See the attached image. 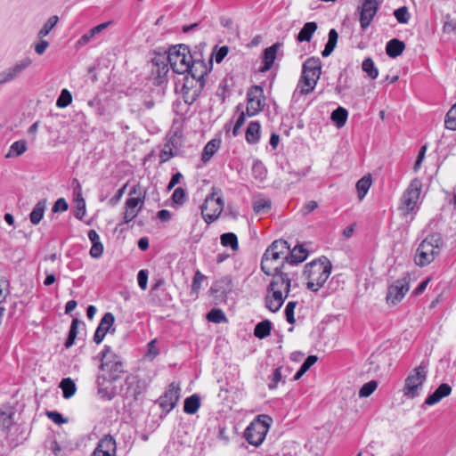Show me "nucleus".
I'll return each instance as SVG.
<instances>
[{"mask_svg": "<svg viewBox=\"0 0 456 456\" xmlns=\"http://www.w3.org/2000/svg\"><path fill=\"white\" fill-rule=\"evenodd\" d=\"M322 74V62L318 57H310L302 65V74L298 80L292 98L297 101L298 95H305L312 93Z\"/></svg>", "mask_w": 456, "mask_h": 456, "instance_id": "nucleus-1", "label": "nucleus"}, {"mask_svg": "<svg viewBox=\"0 0 456 456\" xmlns=\"http://www.w3.org/2000/svg\"><path fill=\"white\" fill-rule=\"evenodd\" d=\"M331 270V262L323 256L307 263L304 270L307 279L306 288L313 292L319 291L330 277Z\"/></svg>", "mask_w": 456, "mask_h": 456, "instance_id": "nucleus-2", "label": "nucleus"}, {"mask_svg": "<svg viewBox=\"0 0 456 456\" xmlns=\"http://www.w3.org/2000/svg\"><path fill=\"white\" fill-rule=\"evenodd\" d=\"M443 244L442 237L439 233H432L419 245L415 263L419 266L429 265L435 257L440 253V247Z\"/></svg>", "mask_w": 456, "mask_h": 456, "instance_id": "nucleus-3", "label": "nucleus"}, {"mask_svg": "<svg viewBox=\"0 0 456 456\" xmlns=\"http://www.w3.org/2000/svg\"><path fill=\"white\" fill-rule=\"evenodd\" d=\"M166 58L174 72L184 74L190 69L189 64L191 62L194 54L190 48L183 44L172 45L168 48Z\"/></svg>", "mask_w": 456, "mask_h": 456, "instance_id": "nucleus-4", "label": "nucleus"}, {"mask_svg": "<svg viewBox=\"0 0 456 456\" xmlns=\"http://www.w3.org/2000/svg\"><path fill=\"white\" fill-rule=\"evenodd\" d=\"M428 373V362L422 361L419 366L414 368L407 376L403 389L404 396L408 398H415L419 396V390L422 389L427 380Z\"/></svg>", "mask_w": 456, "mask_h": 456, "instance_id": "nucleus-5", "label": "nucleus"}, {"mask_svg": "<svg viewBox=\"0 0 456 456\" xmlns=\"http://www.w3.org/2000/svg\"><path fill=\"white\" fill-rule=\"evenodd\" d=\"M110 351L111 347L105 345L102 351L99 354L98 358L101 361L100 369L104 372L101 375L102 379L114 382L124 373V366L123 362L117 355H113L112 360H105Z\"/></svg>", "mask_w": 456, "mask_h": 456, "instance_id": "nucleus-6", "label": "nucleus"}, {"mask_svg": "<svg viewBox=\"0 0 456 456\" xmlns=\"http://www.w3.org/2000/svg\"><path fill=\"white\" fill-rule=\"evenodd\" d=\"M259 418L263 420L258 419L257 421L252 422L244 432L248 443L254 446H259L263 443L270 426L269 422L272 421L268 415H261Z\"/></svg>", "mask_w": 456, "mask_h": 456, "instance_id": "nucleus-7", "label": "nucleus"}, {"mask_svg": "<svg viewBox=\"0 0 456 456\" xmlns=\"http://www.w3.org/2000/svg\"><path fill=\"white\" fill-rule=\"evenodd\" d=\"M422 183L419 178L411 181L409 186L403 193L401 198V208L404 215L414 212L418 208V201L420 196Z\"/></svg>", "mask_w": 456, "mask_h": 456, "instance_id": "nucleus-8", "label": "nucleus"}, {"mask_svg": "<svg viewBox=\"0 0 456 456\" xmlns=\"http://www.w3.org/2000/svg\"><path fill=\"white\" fill-rule=\"evenodd\" d=\"M224 206V200L221 197L216 198L213 191L208 194L201 206V215L207 224L216 221L223 212Z\"/></svg>", "mask_w": 456, "mask_h": 456, "instance_id": "nucleus-9", "label": "nucleus"}, {"mask_svg": "<svg viewBox=\"0 0 456 456\" xmlns=\"http://www.w3.org/2000/svg\"><path fill=\"white\" fill-rule=\"evenodd\" d=\"M168 71V61L166 58V53H156L151 60L150 79L154 85L161 86L167 82Z\"/></svg>", "mask_w": 456, "mask_h": 456, "instance_id": "nucleus-10", "label": "nucleus"}, {"mask_svg": "<svg viewBox=\"0 0 456 456\" xmlns=\"http://www.w3.org/2000/svg\"><path fill=\"white\" fill-rule=\"evenodd\" d=\"M410 274L404 273L403 276L387 288L386 300L387 304L395 305L400 302L410 289Z\"/></svg>", "mask_w": 456, "mask_h": 456, "instance_id": "nucleus-11", "label": "nucleus"}, {"mask_svg": "<svg viewBox=\"0 0 456 456\" xmlns=\"http://www.w3.org/2000/svg\"><path fill=\"white\" fill-rule=\"evenodd\" d=\"M265 105V96L261 86H253L247 92L246 112L253 117L261 112Z\"/></svg>", "mask_w": 456, "mask_h": 456, "instance_id": "nucleus-12", "label": "nucleus"}, {"mask_svg": "<svg viewBox=\"0 0 456 456\" xmlns=\"http://www.w3.org/2000/svg\"><path fill=\"white\" fill-rule=\"evenodd\" d=\"M146 389L145 382L137 375L129 374L126 376L125 384L121 387V393L126 399L137 400Z\"/></svg>", "mask_w": 456, "mask_h": 456, "instance_id": "nucleus-13", "label": "nucleus"}, {"mask_svg": "<svg viewBox=\"0 0 456 456\" xmlns=\"http://www.w3.org/2000/svg\"><path fill=\"white\" fill-rule=\"evenodd\" d=\"M379 0H362L358 11L360 26L362 30H366L370 27L379 9Z\"/></svg>", "mask_w": 456, "mask_h": 456, "instance_id": "nucleus-14", "label": "nucleus"}, {"mask_svg": "<svg viewBox=\"0 0 456 456\" xmlns=\"http://www.w3.org/2000/svg\"><path fill=\"white\" fill-rule=\"evenodd\" d=\"M180 387L175 382L168 385L164 394L158 399L157 403L165 412L169 413L177 404L180 398Z\"/></svg>", "mask_w": 456, "mask_h": 456, "instance_id": "nucleus-15", "label": "nucleus"}, {"mask_svg": "<svg viewBox=\"0 0 456 456\" xmlns=\"http://www.w3.org/2000/svg\"><path fill=\"white\" fill-rule=\"evenodd\" d=\"M282 256L279 255L277 252L270 251V249L266 248L262 259H261V270L266 275H271L273 272H281V270H284L287 265L286 260H282L281 265H278L277 262Z\"/></svg>", "mask_w": 456, "mask_h": 456, "instance_id": "nucleus-16", "label": "nucleus"}, {"mask_svg": "<svg viewBox=\"0 0 456 456\" xmlns=\"http://www.w3.org/2000/svg\"><path fill=\"white\" fill-rule=\"evenodd\" d=\"M189 66L190 69H188L187 72L191 74L192 79H195L200 84V90L205 84L204 77L207 76L212 69V61L210 60L208 64H207L203 60L198 58L195 53Z\"/></svg>", "mask_w": 456, "mask_h": 456, "instance_id": "nucleus-17", "label": "nucleus"}, {"mask_svg": "<svg viewBox=\"0 0 456 456\" xmlns=\"http://www.w3.org/2000/svg\"><path fill=\"white\" fill-rule=\"evenodd\" d=\"M30 58H25L17 62L13 67L0 72V85L11 82L17 78L30 64Z\"/></svg>", "mask_w": 456, "mask_h": 456, "instance_id": "nucleus-18", "label": "nucleus"}, {"mask_svg": "<svg viewBox=\"0 0 456 456\" xmlns=\"http://www.w3.org/2000/svg\"><path fill=\"white\" fill-rule=\"evenodd\" d=\"M270 276H273V279L269 284V289H276L278 290H281V292L284 291V294L289 296L292 280L289 273L281 270V272H273Z\"/></svg>", "mask_w": 456, "mask_h": 456, "instance_id": "nucleus-19", "label": "nucleus"}, {"mask_svg": "<svg viewBox=\"0 0 456 456\" xmlns=\"http://www.w3.org/2000/svg\"><path fill=\"white\" fill-rule=\"evenodd\" d=\"M116 440L110 435H105L99 440L92 456H116Z\"/></svg>", "mask_w": 456, "mask_h": 456, "instance_id": "nucleus-20", "label": "nucleus"}, {"mask_svg": "<svg viewBox=\"0 0 456 456\" xmlns=\"http://www.w3.org/2000/svg\"><path fill=\"white\" fill-rule=\"evenodd\" d=\"M283 44L276 42L271 46L265 48L263 52V66L259 69L261 72L270 70L277 59L279 51L281 50Z\"/></svg>", "mask_w": 456, "mask_h": 456, "instance_id": "nucleus-21", "label": "nucleus"}, {"mask_svg": "<svg viewBox=\"0 0 456 456\" xmlns=\"http://www.w3.org/2000/svg\"><path fill=\"white\" fill-rule=\"evenodd\" d=\"M288 297L286 294H282L281 290L276 289H270L267 287V295L265 297V306L273 313H276L280 310L283 305L285 299Z\"/></svg>", "mask_w": 456, "mask_h": 456, "instance_id": "nucleus-22", "label": "nucleus"}, {"mask_svg": "<svg viewBox=\"0 0 456 456\" xmlns=\"http://www.w3.org/2000/svg\"><path fill=\"white\" fill-rule=\"evenodd\" d=\"M146 197L145 190L140 185H134L129 192V198L126 199L125 203V208H135L139 207L142 208Z\"/></svg>", "mask_w": 456, "mask_h": 456, "instance_id": "nucleus-23", "label": "nucleus"}, {"mask_svg": "<svg viewBox=\"0 0 456 456\" xmlns=\"http://www.w3.org/2000/svg\"><path fill=\"white\" fill-rule=\"evenodd\" d=\"M114 322L115 317L112 313L108 312L104 314L94 334V342L96 344L102 343L107 332L110 330Z\"/></svg>", "mask_w": 456, "mask_h": 456, "instance_id": "nucleus-24", "label": "nucleus"}, {"mask_svg": "<svg viewBox=\"0 0 456 456\" xmlns=\"http://www.w3.org/2000/svg\"><path fill=\"white\" fill-rule=\"evenodd\" d=\"M72 189L73 194L76 196L74 216L78 220H82L86 215V201L82 196L81 185L76 178L72 180Z\"/></svg>", "mask_w": 456, "mask_h": 456, "instance_id": "nucleus-25", "label": "nucleus"}, {"mask_svg": "<svg viewBox=\"0 0 456 456\" xmlns=\"http://www.w3.org/2000/svg\"><path fill=\"white\" fill-rule=\"evenodd\" d=\"M308 250L302 245H296L293 249H289L288 255L284 257L286 263L290 265H297L304 262L308 256Z\"/></svg>", "mask_w": 456, "mask_h": 456, "instance_id": "nucleus-26", "label": "nucleus"}, {"mask_svg": "<svg viewBox=\"0 0 456 456\" xmlns=\"http://www.w3.org/2000/svg\"><path fill=\"white\" fill-rule=\"evenodd\" d=\"M451 393V386L446 383H443L426 398L425 404L429 406L434 405L439 403L443 398L450 395Z\"/></svg>", "mask_w": 456, "mask_h": 456, "instance_id": "nucleus-27", "label": "nucleus"}, {"mask_svg": "<svg viewBox=\"0 0 456 456\" xmlns=\"http://www.w3.org/2000/svg\"><path fill=\"white\" fill-rule=\"evenodd\" d=\"M110 23V21L103 22L89 29L77 41L76 47L81 48L87 45L96 35L106 29Z\"/></svg>", "mask_w": 456, "mask_h": 456, "instance_id": "nucleus-28", "label": "nucleus"}, {"mask_svg": "<svg viewBox=\"0 0 456 456\" xmlns=\"http://www.w3.org/2000/svg\"><path fill=\"white\" fill-rule=\"evenodd\" d=\"M88 239L92 243L90 256L93 258H100L103 253V245L101 242L100 236L95 230H90L87 233Z\"/></svg>", "mask_w": 456, "mask_h": 456, "instance_id": "nucleus-29", "label": "nucleus"}, {"mask_svg": "<svg viewBox=\"0 0 456 456\" xmlns=\"http://www.w3.org/2000/svg\"><path fill=\"white\" fill-rule=\"evenodd\" d=\"M261 135V124L259 121H251L247 129L245 139L249 144H256L259 142Z\"/></svg>", "mask_w": 456, "mask_h": 456, "instance_id": "nucleus-30", "label": "nucleus"}, {"mask_svg": "<svg viewBox=\"0 0 456 456\" xmlns=\"http://www.w3.org/2000/svg\"><path fill=\"white\" fill-rule=\"evenodd\" d=\"M405 49V44L397 39L393 38L389 40L386 45V53L390 58H396L403 53Z\"/></svg>", "mask_w": 456, "mask_h": 456, "instance_id": "nucleus-31", "label": "nucleus"}, {"mask_svg": "<svg viewBox=\"0 0 456 456\" xmlns=\"http://www.w3.org/2000/svg\"><path fill=\"white\" fill-rule=\"evenodd\" d=\"M318 25L314 21H309L305 23L303 28L300 29L297 36V40L300 43L310 42L314 33L316 31Z\"/></svg>", "mask_w": 456, "mask_h": 456, "instance_id": "nucleus-32", "label": "nucleus"}, {"mask_svg": "<svg viewBox=\"0 0 456 456\" xmlns=\"http://www.w3.org/2000/svg\"><path fill=\"white\" fill-rule=\"evenodd\" d=\"M45 208H46V200H45V199L39 200L35 205V207L33 208L32 211L29 214V220L32 224L37 225L41 222V220L44 217Z\"/></svg>", "mask_w": 456, "mask_h": 456, "instance_id": "nucleus-33", "label": "nucleus"}, {"mask_svg": "<svg viewBox=\"0 0 456 456\" xmlns=\"http://www.w3.org/2000/svg\"><path fill=\"white\" fill-rule=\"evenodd\" d=\"M83 326L85 327L84 322L78 320L77 318H74L71 322L70 328L69 330L68 338L65 341L64 346L65 348H69L75 344V340L77 337L78 333V327Z\"/></svg>", "mask_w": 456, "mask_h": 456, "instance_id": "nucleus-34", "label": "nucleus"}, {"mask_svg": "<svg viewBox=\"0 0 456 456\" xmlns=\"http://www.w3.org/2000/svg\"><path fill=\"white\" fill-rule=\"evenodd\" d=\"M221 141L218 139L210 140L204 147L201 160L207 163L214 156L220 147Z\"/></svg>", "mask_w": 456, "mask_h": 456, "instance_id": "nucleus-35", "label": "nucleus"}, {"mask_svg": "<svg viewBox=\"0 0 456 456\" xmlns=\"http://www.w3.org/2000/svg\"><path fill=\"white\" fill-rule=\"evenodd\" d=\"M338 39V34L335 28H331L328 34V42L322 52V56L326 58L334 51Z\"/></svg>", "mask_w": 456, "mask_h": 456, "instance_id": "nucleus-36", "label": "nucleus"}, {"mask_svg": "<svg viewBox=\"0 0 456 456\" xmlns=\"http://www.w3.org/2000/svg\"><path fill=\"white\" fill-rule=\"evenodd\" d=\"M273 323L269 320L258 322L254 329V335L260 339L265 338L271 333Z\"/></svg>", "mask_w": 456, "mask_h": 456, "instance_id": "nucleus-37", "label": "nucleus"}, {"mask_svg": "<svg viewBox=\"0 0 456 456\" xmlns=\"http://www.w3.org/2000/svg\"><path fill=\"white\" fill-rule=\"evenodd\" d=\"M200 407V398L194 394L184 400L183 411L187 414H194Z\"/></svg>", "mask_w": 456, "mask_h": 456, "instance_id": "nucleus-38", "label": "nucleus"}, {"mask_svg": "<svg viewBox=\"0 0 456 456\" xmlns=\"http://www.w3.org/2000/svg\"><path fill=\"white\" fill-rule=\"evenodd\" d=\"M371 183L372 180L370 175H364L360 180H358V182L356 183V190L360 200H362L364 199L371 186Z\"/></svg>", "mask_w": 456, "mask_h": 456, "instance_id": "nucleus-39", "label": "nucleus"}, {"mask_svg": "<svg viewBox=\"0 0 456 456\" xmlns=\"http://www.w3.org/2000/svg\"><path fill=\"white\" fill-rule=\"evenodd\" d=\"M251 172L253 177L259 182L265 181L267 175V169L260 159L254 160Z\"/></svg>", "mask_w": 456, "mask_h": 456, "instance_id": "nucleus-40", "label": "nucleus"}, {"mask_svg": "<svg viewBox=\"0 0 456 456\" xmlns=\"http://www.w3.org/2000/svg\"><path fill=\"white\" fill-rule=\"evenodd\" d=\"M347 117V110L345 108L339 106L332 111L330 118L335 123L337 127L340 128L345 126Z\"/></svg>", "mask_w": 456, "mask_h": 456, "instance_id": "nucleus-41", "label": "nucleus"}, {"mask_svg": "<svg viewBox=\"0 0 456 456\" xmlns=\"http://www.w3.org/2000/svg\"><path fill=\"white\" fill-rule=\"evenodd\" d=\"M59 387L62 390V396L65 399L72 397L77 390L76 384L70 378L63 379Z\"/></svg>", "mask_w": 456, "mask_h": 456, "instance_id": "nucleus-42", "label": "nucleus"}, {"mask_svg": "<svg viewBox=\"0 0 456 456\" xmlns=\"http://www.w3.org/2000/svg\"><path fill=\"white\" fill-rule=\"evenodd\" d=\"M220 242L224 247H230L232 250L237 251L239 249L238 238L233 232H225L220 236Z\"/></svg>", "mask_w": 456, "mask_h": 456, "instance_id": "nucleus-43", "label": "nucleus"}, {"mask_svg": "<svg viewBox=\"0 0 456 456\" xmlns=\"http://www.w3.org/2000/svg\"><path fill=\"white\" fill-rule=\"evenodd\" d=\"M270 251L277 252L279 255L283 256V258L288 255L289 251V245L285 240H275L272 242V244L267 248Z\"/></svg>", "mask_w": 456, "mask_h": 456, "instance_id": "nucleus-44", "label": "nucleus"}, {"mask_svg": "<svg viewBox=\"0 0 456 456\" xmlns=\"http://www.w3.org/2000/svg\"><path fill=\"white\" fill-rule=\"evenodd\" d=\"M27 151V143L24 140L14 142L6 154V158L18 157Z\"/></svg>", "mask_w": 456, "mask_h": 456, "instance_id": "nucleus-45", "label": "nucleus"}, {"mask_svg": "<svg viewBox=\"0 0 456 456\" xmlns=\"http://www.w3.org/2000/svg\"><path fill=\"white\" fill-rule=\"evenodd\" d=\"M362 69L371 79H375L379 76V70L370 57L363 60Z\"/></svg>", "mask_w": 456, "mask_h": 456, "instance_id": "nucleus-46", "label": "nucleus"}, {"mask_svg": "<svg viewBox=\"0 0 456 456\" xmlns=\"http://www.w3.org/2000/svg\"><path fill=\"white\" fill-rule=\"evenodd\" d=\"M272 208V201L269 199L260 198L254 201L253 209L256 214L267 213Z\"/></svg>", "mask_w": 456, "mask_h": 456, "instance_id": "nucleus-47", "label": "nucleus"}, {"mask_svg": "<svg viewBox=\"0 0 456 456\" xmlns=\"http://www.w3.org/2000/svg\"><path fill=\"white\" fill-rule=\"evenodd\" d=\"M105 381L106 380H103L102 376H98V394L102 399L111 400L114 397L115 393L112 389H109L108 387H105Z\"/></svg>", "mask_w": 456, "mask_h": 456, "instance_id": "nucleus-48", "label": "nucleus"}, {"mask_svg": "<svg viewBox=\"0 0 456 456\" xmlns=\"http://www.w3.org/2000/svg\"><path fill=\"white\" fill-rule=\"evenodd\" d=\"M207 319L214 323H221L226 321L224 313L219 308L211 309L207 314Z\"/></svg>", "mask_w": 456, "mask_h": 456, "instance_id": "nucleus-49", "label": "nucleus"}, {"mask_svg": "<svg viewBox=\"0 0 456 456\" xmlns=\"http://www.w3.org/2000/svg\"><path fill=\"white\" fill-rule=\"evenodd\" d=\"M59 21V17L56 15H53L50 17L47 21L44 24L42 28L38 32V36L40 37H44L47 36L50 31L56 26L57 22Z\"/></svg>", "mask_w": 456, "mask_h": 456, "instance_id": "nucleus-50", "label": "nucleus"}, {"mask_svg": "<svg viewBox=\"0 0 456 456\" xmlns=\"http://www.w3.org/2000/svg\"><path fill=\"white\" fill-rule=\"evenodd\" d=\"M394 16L395 17L396 20L401 24L408 23L411 18L407 6H402L400 8L395 9L394 11Z\"/></svg>", "mask_w": 456, "mask_h": 456, "instance_id": "nucleus-51", "label": "nucleus"}, {"mask_svg": "<svg viewBox=\"0 0 456 456\" xmlns=\"http://www.w3.org/2000/svg\"><path fill=\"white\" fill-rule=\"evenodd\" d=\"M72 102V95L68 89H62L60 96L56 101V106L58 108H66Z\"/></svg>", "mask_w": 456, "mask_h": 456, "instance_id": "nucleus-52", "label": "nucleus"}, {"mask_svg": "<svg viewBox=\"0 0 456 456\" xmlns=\"http://www.w3.org/2000/svg\"><path fill=\"white\" fill-rule=\"evenodd\" d=\"M205 279L206 276L200 270L195 272L191 283V294H194L195 296L198 295L201 283Z\"/></svg>", "mask_w": 456, "mask_h": 456, "instance_id": "nucleus-53", "label": "nucleus"}, {"mask_svg": "<svg viewBox=\"0 0 456 456\" xmlns=\"http://www.w3.org/2000/svg\"><path fill=\"white\" fill-rule=\"evenodd\" d=\"M378 382L376 380H370L365 383L359 390L360 397H368L370 396L377 388Z\"/></svg>", "mask_w": 456, "mask_h": 456, "instance_id": "nucleus-54", "label": "nucleus"}, {"mask_svg": "<svg viewBox=\"0 0 456 456\" xmlns=\"http://www.w3.org/2000/svg\"><path fill=\"white\" fill-rule=\"evenodd\" d=\"M186 191L182 187L175 189L172 194V200L176 205H183L186 201Z\"/></svg>", "mask_w": 456, "mask_h": 456, "instance_id": "nucleus-55", "label": "nucleus"}, {"mask_svg": "<svg viewBox=\"0 0 456 456\" xmlns=\"http://www.w3.org/2000/svg\"><path fill=\"white\" fill-rule=\"evenodd\" d=\"M297 305V301H289L285 307L286 320L289 324H294L296 320L294 317V310Z\"/></svg>", "mask_w": 456, "mask_h": 456, "instance_id": "nucleus-56", "label": "nucleus"}, {"mask_svg": "<svg viewBox=\"0 0 456 456\" xmlns=\"http://www.w3.org/2000/svg\"><path fill=\"white\" fill-rule=\"evenodd\" d=\"M141 211V207L138 208V209L135 208H125V211L123 213V224H129L131 221H133Z\"/></svg>", "mask_w": 456, "mask_h": 456, "instance_id": "nucleus-57", "label": "nucleus"}, {"mask_svg": "<svg viewBox=\"0 0 456 456\" xmlns=\"http://www.w3.org/2000/svg\"><path fill=\"white\" fill-rule=\"evenodd\" d=\"M68 208L69 204L66 200L64 198H60L54 202L52 210L53 213H58L67 211Z\"/></svg>", "mask_w": 456, "mask_h": 456, "instance_id": "nucleus-58", "label": "nucleus"}, {"mask_svg": "<svg viewBox=\"0 0 456 456\" xmlns=\"http://www.w3.org/2000/svg\"><path fill=\"white\" fill-rule=\"evenodd\" d=\"M46 415L53 422L58 425L66 423L68 421V419L63 418L60 412L55 411H46Z\"/></svg>", "mask_w": 456, "mask_h": 456, "instance_id": "nucleus-59", "label": "nucleus"}, {"mask_svg": "<svg viewBox=\"0 0 456 456\" xmlns=\"http://www.w3.org/2000/svg\"><path fill=\"white\" fill-rule=\"evenodd\" d=\"M137 281L139 287L145 290L147 289L148 282V271L145 269L140 270L137 274Z\"/></svg>", "mask_w": 456, "mask_h": 456, "instance_id": "nucleus-60", "label": "nucleus"}, {"mask_svg": "<svg viewBox=\"0 0 456 456\" xmlns=\"http://www.w3.org/2000/svg\"><path fill=\"white\" fill-rule=\"evenodd\" d=\"M281 380V368L278 367L274 369L272 374V383L269 384V388L273 389L277 387V384Z\"/></svg>", "mask_w": 456, "mask_h": 456, "instance_id": "nucleus-61", "label": "nucleus"}, {"mask_svg": "<svg viewBox=\"0 0 456 456\" xmlns=\"http://www.w3.org/2000/svg\"><path fill=\"white\" fill-rule=\"evenodd\" d=\"M229 47L227 45L221 46L215 53V61L216 63H221L225 56L228 54Z\"/></svg>", "mask_w": 456, "mask_h": 456, "instance_id": "nucleus-62", "label": "nucleus"}, {"mask_svg": "<svg viewBox=\"0 0 456 456\" xmlns=\"http://www.w3.org/2000/svg\"><path fill=\"white\" fill-rule=\"evenodd\" d=\"M127 183L124 184L121 188H119L116 194L110 200V204L111 206H115L123 197L126 189Z\"/></svg>", "mask_w": 456, "mask_h": 456, "instance_id": "nucleus-63", "label": "nucleus"}, {"mask_svg": "<svg viewBox=\"0 0 456 456\" xmlns=\"http://www.w3.org/2000/svg\"><path fill=\"white\" fill-rule=\"evenodd\" d=\"M317 360L318 357L316 355H308L300 366L302 370H304L306 372L317 362Z\"/></svg>", "mask_w": 456, "mask_h": 456, "instance_id": "nucleus-64", "label": "nucleus"}]
</instances>
